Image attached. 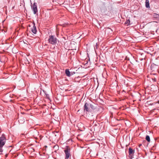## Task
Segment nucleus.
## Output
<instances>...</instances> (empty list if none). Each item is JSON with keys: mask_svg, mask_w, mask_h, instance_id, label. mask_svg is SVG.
Instances as JSON below:
<instances>
[{"mask_svg": "<svg viewBox=\"0 0 159 159\" xmlns=\"http://www.w3.org/2000/svg\"><path fill=\"white\" fill-rule=\"evenodd\" d=\"M6 140L5 135L3 134L0 137V147H3L6 143Z\"/></svg>", "mask_w": 159, "mask_h": 159, "instance_id": "obj_4", "label": "nucleus"}, {"mask_svg": "<svg viewBox=\"0 0 159 159\" xmlns=\"http://www.w3.org/2000/svg\"><path fill=\"white\" fill-rule=\"evenodd\" d=\"M90 107H91V108L92 109H94V106L93 105H92V104H90Z\"/></svg>", "mask_w": 159, "mask_h": 159, "instance_id": "obj_16", "label": "nucleus"}, {"mask_svg": "<svg viewBox=\"0 0 159 159\" xmlns=\"http://www.w3.org/2000/svg\"><path fill=\"white\" fill-rule=\"evenodd\" d=\"M125 24H127V25H130V21L129 19L125 21Z\"/></svg>", "mask_w": 159, "mask_h": 159, "instance_id": "obj_10", "label": "nucleus"}, {"mask_svg": "<svg viewBox=\"0 0 159 159\" xmlns=\"http://www.w3.org/2000/svg\"><path fill=\"white\" fill-rule=\"evenodd\" d=\"M89 104L87 102L85 103L84 105V111H86V112H89Z\"/></svg>", "mask_w": 159, "mask_h": 159, "instance_id": "obj_7", "label": "nucleus"}, {"mask_svg": "<svg viewBox=\"0 0 159 159\" xmlns=\"http://www.w3.org/2000/svg\"><path fill=\"white\" fill-rule=\"evenodd\" d=\"M129 157L131 159H132L133 158V156L135 152L134 150L130 147L129 148Z\"/></svg>", "mask_w": 159, "mask_h": 159, "instance_id": "obj_6", "label": "nucleus"}, {"mask_svg": "<svg viewBox=\"0 0 159 159\" xmlns=\"http://www.w3.org/2000/svg\"><path fill=\"white\" fill-rule=\"evenodd\" d=\"M22 113V114H24V113Z\"/></svg>", "mask_w": 159, "mask_h": 159, "instance_id": "obj_21", "label": "nucleus"}, {"mask_svg": "<svg viewBox=\"0 0 159 159\" xmlns=\"http://www.w3.org/2000/svg\"><path fill=\"white\" fill-rule=\"evenodd\" d=\"M31 8L34 14L38 13V11L36 3L34 2L33 5L31 6Z\"/></svg>", "mask_w": 159, "mask_h": 159, "instance_id": "obj_5", "label": "nucleus"}, {"mask_svg": "<svg viewBox=\"0 0 159 159\" xmlns=\"http://www.w3.org/2000/svg\"><path fill=\"white\" fill-rule=\"evenodd\" d=\"M2 147H0V155L2 154V152L3 151V150L2 148Z\"/></svg>", "mask_w": 159, "mask_h": 159, "instance_id": "obj_14", "label": "nucleus"}, {"mask_svg": "<svg viewBox=\"0 0 159 159\" xmlns=\"http://www.w3.org/2000/svg\"><path fill=\"white\" fill-rule=\"evenodd\" d=\"M142 144H139V147H140L142 146Z\"/></svg>", "mask_w": 159, "mask_h": 159, "instance_id": "obj_18", "label": "nucleus"}, {"mask_svg": "<svg viewBox=\"0 0 159 159\" xmlns=\"http://www.w3.org/2000/svg\"><path fill=\"white\" fill-rule=\"evenodd\" d=\"M150 67L152 70L150 75L151 76L152 75H155L157 77V74L158 71V66L153 64L151 65Z\"/></svg>", "mask_w": 159, "mask_h": 159, "instance_id": "obj_1", "label": "nucleus"}, {"mask_svg": "<svg viewBox=\"0 0 159 159\" xmlns=\"http://www.w3.org/2000/svg\"><path fill=\"white\" fill-rule=\"evenodd\" d=\"M70 149L69 146H66V148L64 150V152L65 153V159H68V158L71 156Z\"/></svg>", "mask_w": 159, "mask_h": 159, "instance_id": "obj_3", "label": "nucleus"}, {"mask_svg": "<svg viewBox=\"0 0 159 159\" xmlns=\"http://www.w3.org/2000/svg\"><path fill=\"white\" fill-rule=\"evenodd\" d=\"M153 16L154 17L156 18H159V15L156 13H154Z\"/></svg>", "mask_w": 159, "mask_h": 159, "instance_id": "obj_13", "label": "nucleus"}, {"mask_svg": "<svg viewBox=\"0 0 159 159\" xmlns=\"http://www.w3.org/2000/svg\"><path fill=\"white\" fill-rule=\"evenodd\" d=\"M105 8L104 9H105L106 10H107V9H106V8H105H105Z\"/></svg>", "mask_w": 159, "mask_h": 159, "instance_id": "obj_20", "label": "nucleus"}, {"mask_svg": "<svg viewBox=\"0 0 159 159\" xmlns=\"http://www.w3.org/2000/svg\"><path fill=\"white\" fill-rule=\"evenodd\" d=\"M46 97L48 98L49 99V95L48 94H46Z\"/></svg>", "mask_w": 159, "mask_h": 159, "instance_id": "obj_17", "label": "nucleus"}, {"mask_svg": "<svg viewBox=\"0 0 159 159\" xmlns=\"http://www.w3.org/2000/svg\"><path fill=\"white\" fill-rule=\"evenodd\" d=\"M58 147V146H54V147Z\"/></svg>", "mask_w": 159, "mask_h": 159, "instance_id": "obj_19", "label": "nucleus"}, {"mask_svg": "<svg viewBox=\"0 0 159 159\" xmlns=\"http://www.w3.org/2000/svg\"><path fill=\"white\" fill-rule=\"evenodd\" d=\"M146 7L147 8L149 7V4L148 0H146Z\"/></svg>", "mask_w": 159, "mask_h": 159, "instance_id": "obj_11", "label": "nucleus"}, {"mask_svg": "<svg viewBox=\"0 0 159 159\" xmlns=\"http://www.w3.org/2000/svg\"><path fill=\"white\" fill-rule=\"evenodd\" d=\"M152 80L154 82H156L157 81V79L155 77H154V78H152Z\"/></svg>", "mask_w": 159, "mask_h": 159, "instance_id": "obj_15", "label": "nucleus"}, {"mask_svg": "<svg viewBox=\"0 0 159 159\" xmlns=\"http://www.w3.org/2000/svg\"><path fill=\"white\" fill-rule=\"evenodd\" d=\"M57 39L55 35H51L49 37L48 41V43L52 44L55 45L57 42Z\"/></svg>", "mask_w": 159, "mask_h": 159, "instance_id": "obj_2", "label": "nucleus"}, {"mask_svg": "<svg viewBox=\"0 0 159 159\" xmlns=\"http://www.w3.org/2000/svg\"><path fill=\"white\" fill-rule=\"evenodd\" d=\"M31 30L32 32L34 34H36L37 33V30L36 29V27L35 26V25L34 23L33 24V27L31 28Z\"/></svg>", "mask_w": 159, "mask_h": 159, "instance_id": "obj_8", "label": "nucleus"}, {"mask_svg": "<svg viewBox=\"0 0 159 159\" xmlns=\"http://www.w3.org/2000/svg\"><path fill=\"white\" fill-rule=\"evenodd\" d=\"M146 139L148 142H150V137L149 135H147L146 137Z\"/></svg>", "mask_w": 159, "mask_h": 159, "instance_id": "obj_12", "label": "nucleus"}, {"mask_svg": "<svg viewBox=\"0 0 159 159\" xmlns=\"http://www.w3.org/2000/svg\"><path fill=\"white\" fill-rule=\"evenodd\" d=\"M65 73L66 74V75L68 77H70L71 75H73V73H75L74 72H73L71 73V74H70V72L69 71V70L68 69H66L65 70Z\"/></svg>", "mask_w": 159, "mask_h": 159, "instance_id": "obj_9", "label": "nucleus"}]
</instances>
